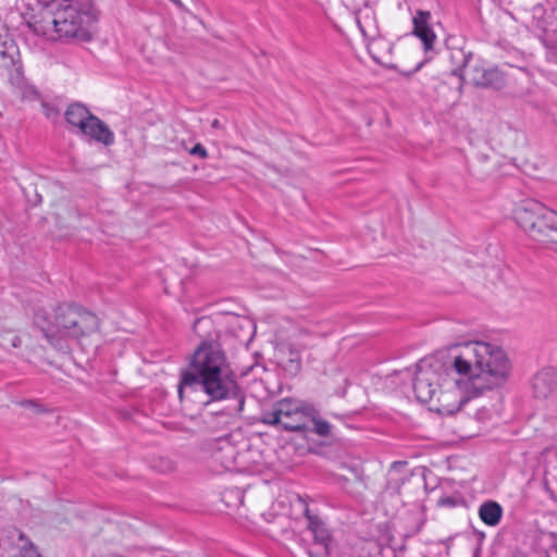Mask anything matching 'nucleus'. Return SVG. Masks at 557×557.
I'll use <instances>...</instances> for the list:
<instances>
[{
    "label": "nucleus",
    "instance_id": "obj_19",
    "mask_svg": "<svg viewBox=\"0 0 557 557\" xmlns=\"http://www.w3.org/2000/svg\"><path fill=\"white\" fill-rule=\"evenodd\" d=\"M309 423H312V426H309L308 431L321 437H327L331 435V424L326 420L320 418L319 411L315 408L314 414L309 416Z\"/></svg>",
    "mask_w": 557,
    "mask_h": 557
},
{
    "label": "nucleus",
    "instance_id": "obj_15",
    "mask_svg": "<svg viewBox=\"0 0 557 557\" xmlns=\"http://www.w3.org/2000/svg\"><path fill=\"white\" fill-rule=\"evenodd\" d=\"M449 49V61L453 65L451 75L457 76L460 79L459 91L462 90L465 83L463 70L472 58L471 51H466L461 47H450Z\"/></svg>",
    "mask_w": 557,
    "mask_h": 557
},
{
    "label": "nucleus",
    "instance_id": "obj_25",
    "mask_svg": "<svg viewBox=\"0 0 557 557\" xmlns=\"http://www.w3.org/2000/svg\"><path fill=\"white\" fill-rule=\"evenodd\" d=\"M441 504H442V505H445V506H450V507H453V506H455V505H456V500H455L454 498H451V497H445V498H442V499H441Z\"/></svg>",
    "mask_w": 557,
    "mask_h": 557
},
{
    "label": "nucleus",
    "instance_id": "obj_3",
    "mask_svg": "<svg viewBox=\"0 0 557 557\" xmlns=\"http://www.w3.org/2000/svg\"><path fill=\"white\" fill-rule=\"evenodd\" d=\"M194 332L199 336L200 343L189 357V368L181 371L177 393L181 400L187 388H194L199 377L226 368L230 364L226 354L219 343V331L213 321L201 317L194 322Z\"/></svg>",
    "mask_w": 557,
    "mask_h": 557
},
{
    "label": "nucleus",
    "instance_id": "obj_11",
    "mask_svg": "<svg viewBox=\"0 0 557 557\" xmlns=\"http://www.w3.org/2000/svg\"><path fill=\"white\" fill-rule=\"evenodd\" d=\"M357 25L367 40V49L373 61L383 64L385 57L392 51V46L380 36L374 17L367 14L362 18H357Z\"/></svg>",
    "mask_w": 557,
    "mask_h": 557
},
{
    "label": "nucleus",
    "instance_id": "obj_7",
    "mask_svg": "<svg viewBox=\"0 0 557 557\" xmlns=\"http://www.w3.org/2000/svg\"><path fill=\"white\" fill-rule=\"evenodd\" d=\"M96 326L94 314L76 307L60 306L54 314V330H47L45 336L51 345H58L62 338L79 339L89 335Z\"/></svg>",
    "mask_w": 557,
    "mask_h": 557
},
{
    "label": "nucleus",
    "instance_id": "obj_26",
    "mask_svg": "<svg viewBox=\"0 0 557 557\" xmlns=\"http://www.w3.org/2000/svg\"><path fill=\"white\" fill-rule=\"evenodd\" d=\"M114 139V134L107 126V146L111 145Z\"/></svg>",
    "mask_w": 557,
    "mask_h": 557
},
{
    "label": "nucleus",
    "instance_id": "obj_30",
    "mask_svg": "<svg viewBox=\"0 0 557 557\" xmlns=\"http://www.w3.org/2000/svg\"><path fill=\"white\" fill-rule=\"evenodd\" d=\"M213 457L215 458V460H219L220 459L219 453H214Z\"/></svg>",
    "mask_w": 557,
    "mask_h": 557
},
{
    "label": "nucleus",
    "instance_id": "obj_29",
    "mask_svg": "<svg viewBox=\"0 0 557 557\" xmlns=\"http://www.w3.org/2000/svg\"><path fill=\"white\" fill-rule=\"evenodd\" d=\"M165 469L164 470H172L173 469V463L170 461V460H165Z\"/></svg>",
    "mask_w": 557,
    "mask_h": 557
},
{
    "label": "nucleus",
    "instance_id": "obj_13",
    "mask_svg": "<svg viewBox=\"0 0 557 557\" xmlns=\"http://www.w3.org/2000/svg\"><path fill=\"white\" fill-rule=\"evenodd\" d=\"M431 13L429 11L419 10L412 18V34L418 37L425 52L432 51L436 40V35L430 25Z\"/></svg>",
    "mask_w": 557,
    "mask_h": 557
},
{
    "label": "nucleus",
    "instance_id": "obj_5",
    "mask_svg": "<svg viewBox=\"0 0 557 557\" xmlns=\"http://www.w3.org/2000/svg\"><path fill=\"white\" fill-rule=\"evenodd\" d=\"M515 214L530 238L542 244H557V211L531 199L524 201Z\"/></svg>",
    "mask_w": 557,
    "mask_h": 557
},
{
    "label": "nucleus",
    "instance_id": "obj_28",
    "mask_svg": "<svg viewBox=\"0 0 557 557\" xmlns=\"http://www.w3.org/2000/svg\"><path fill=\"white\" fill-rule=\"evenodd\" d=\"M221 122L218 120V119H214L212 122H211V127L212 128H215V129H219L221 128Z\"/></svg>",
    "mask_w": 557,
    "mask_h": 557
},
{
    "label": "nucleus",
    "instance_id": "obj_21",
    "mask_svg": "<svg viewBox=\"0 0 557 557\" xmlns=\"http://www.w3.org/2000/svg\"><path fill=\"white\" fill-rule=\"evenodd\" d=\"M286 372L296 375L301 369V361L297 351L290 350L289 358L283 363Z\"/></svg>",
    "mask_w": 557,
    "mask_h": 557
},
{
    "label": "nucleus",
    "instance_id": "obj_2",
    "mask_svg": "<svg viewBox=\"0 0 557 557\" xmlns=\"http://www.w3.org/2000/svg\"><path fill=\"white\" fill-rule=\"evenodd\" d=\"M90 13L82 11L70 0H53L33 12L27 26L34 34L50 41L67 39L89 40L91 38Z\"/></svg>",
    "mask_w": 557,
    "mask_h": 557
},
{
    "label": "nucleus",
    "instance_id": "obj_18",
    "mask_svg": "<svg viewBox=\"0 0 557 557\" xmlns=\"http://www.w3.org/2000/svg\"><path fill=\"white\" fill-rule=\"evenodd\" d=\"M479 516L486 525L495 527L503 517V508L497 502L487 500L480 506Z\"/></svg>",
    "mask_w": 557,
    "mask_h": 557
},
{
    "label": "nucleus",
    "instance_id": "obj_1",
    "mask_svg": "<svg viewBox=\"0 0 557 557\" xmlns=\"http://www.w3.org/2000/svg\"><path fill=\"white\" fill-rule=\"evenodd\" d=\"M510 360L496 344L466 341L438 351L431 361L417 364L413 392L428 404L438 394L440 412H458L472 397L502 386L509 376Z\"/></svg>",
    "mask_w": 557,
    "mask_h": 557
},
{
    "label": "nucleus",
    "instance_id": "obj_20",
    "mask_svg": "<svg viewBox=\"0 0 557 557\" xmlns=\"http://www.w3.org/2000/svg\"><path fill=\"white\" fill-rule=\"evenodd\" d=\"M18 540L22 544L18 554L14 557H41L37 547L23 533H20Z\"/></svg>",
    "mask_w": 557,
    "mask_h": 557
},
{
    "label": "nucleus",
    "instance_id": "obj_14",
    "mask_svg": "<svg viewBox=\"0 0 557 557\" xmlns=\"http://www.w3.org/2000/svg\"><path fill=\"white\" fill-rule=\"evenodd\" d=\"M533 393L537 398H547L557 388V370L552 367L543 368L533 377Z\"/></svg>",
    "mask_w": 557,
    "mask_h": 557
},
{
    "label": "nucleus",
    "instance_id": "obj_24",
    "mask_svg": "<svg viewBox=\"0 0 557 557\" xmlns=\"http://www.w3.org/2000/svg\"><path fill=\"white\" fill-rule=\"evenodd\" d=\"M226 453L230 457V460L223 462V467L225 469H228L232 465H233V457H234V453H235V449L232 445L227 444L226 445Z\"/></svg>",
    "mask_w": 557,
    "mask_h": 557
},
{
    "label": "nucleus",
    "instance_id": "obj_12",
    "mask_svg": "<svg viewBox=\"0 0 557 557\" xmlns=\"http://www.w3.org/2000/svg\"><path fill=\"white\" fill-rule=\"evenodd\" d=\"M471 73V82L476 87L499 90L506 86V75L498 66L474 65Z\"/></svg>",
    "mask_w": 557,
    "mask_h": 557
},
{
    "label": "nucleus",
    "instance_id": "obj_31",
    "mask_svg": "<svg viewBox=\"0 0 557 557\" xmlns=\"http://www.w3.org/2000/svg\"><path fill=\"white\" fill-rule=\"evenodd\" d=\"M473 557H479V554H478V553H475Z\"/></svg>",
    "mask_w": 557,
    "mask_h": 557
},
{
    "label": "nucleus",
    "instance_id": "obj_22",
    "mask_svg": "<svg viewBox=\"0 0 557 557\" xmlns=\"http://www.w3.org/2000/svg\"><path fill=\"white\" fill-rule=\"evenodd\" d=\"M530 11L532 13L533 18L537 20V24L536 25L540 26V22L543 18V16L545 15V8H544V5L541 4V3H536V4L532 5Z\"/></svg>",
    "mask_w": 557,
    "mask_h": 557
},
{
    "label": "nucleus",
    "instance_id": "obj_16",
    "mask_svg": "<svg viewBox=\"0 0 557 557\" xmlns=\"http://www.w3.org/2000/svg\"><path fill=\"white\" fill-rule=\"evenodd\" d=\"M17 47L8 29L0 27V63L3 66L14 64L17 57Z\"/></svg>",
    "mask_w": 557,
    "mask_h": 557
},
{
    "label": "nucleus",
    "instance_id": "obj_4",
    "mask_svg": "<svg viewBox=\"0 0 557 557\" xmlns=\"http://www.w3.org/2000/svg\"><path fill=\"white\" fill-rule=\"evenodd\" d=\"M515 214L530 238L542 244H557V211L531 199L524 201Z\"/></svg>",
    "mask_w": 557,
    "mask_h": 557
},
{
    "label": "nucleus",
    "instance_id": "obj_23",
    "mask_svg": "<svg viewBox=\"0 0 557 557\" xmlns=\"http://www.w3.org/2000/svg\"><path fill=\"white\" fill-rule=\"evenodd\" d=\"M189 153L191 156H198L201 159H206L208 157L207 149L201 144H196L190 150Z\"/></svg>",
    "mask_w": 557,
    "mask_h": 557
},
{
    "label": "nucleus",
    "instance_id": "obj_9",
    "mask_svg": "<svg viewBox=\"0 0 557 557\" xmlns=\"http://www.w3.org/2000/svg\"><path fill=\"white\" fill-rule=\"evenodd\" d=\"M65 120L83 135L97 141H104V125L82 103H71L65 110Z\"/></svg>",
    "mask_w": 557,
    "mask_h": 557
},
{
    "label": "nucleus",
    "instance_id": "obj_27",
    "mask_svg": "<svg viewBox=\"0 0 557 557\" xmlns=\"http://www.w3.org/2000/svg\"><path fill=\"white\" fill-rule=\"evenodd\" d=\"M173 4H175L180 10L185 11L186 8L181 0H170Z\"/></svg>",
    "mask_w": 557,
    "mask_h": 557
},
{
    "label": "nucleus",
    "instance_id": "obj_8",
    "mask_svg": "<svg viewBox=\"0 0 557 557\" xmlns=\"http://www.w3.org/2000/svg\"><path fill=\"white\" fill-rule=\"evenodd\" d=\"M314 414V407L300 400L284 398L272 410L263 413L262 421L270 425H281L289 432L309 430V416Z\"/></svg>",
    "mask_w": 557,
    "mask_h": 557
},
{
    "label": "nucleus",
    "instance_id": "obj_10",
    "mask_svg": "<svg viewBox=\"0 0 557 557\" xmlns=\"http://www.w3.org/2000/svg\"><path fill=\"white\" fill-rule=\"evenodd\" d=\"M298 502L307 519V528L313 535V547L308 549L309 557H329L332 542L329 529L318 515L312 513L308 503L302 497L298 496Z\"/></svg>",
    "mask_w": 557,
    "mask_h": 557
},
{
    "label": "nucleus",
    "instance_id": "obj_6",
    "mask_svg": "<svg viewBox=\"0 0 557 557\" xmlns=\"http://www.w3.org/2000/svg\"><path fill=\"white\" fill-rule=\"evenodd\" d=\"M197 385L189 389L203 392L209 398L207 405L221 400H234L233 411L242 412L244 410L245 393L239 386L231 366L219 371H212L199 377Z\"/></svg>",
    "mask_w": 557,
    "mask_h": 557
},
{
    "label": "nucleus",
    "instance_id": "obj_17",
    "mask_svg": "<svg viewBox=\"0 0 557 557\" xmlns=\"http://www.w3.org/2000/svg\"><path fill=\"white\" fill-rule=\"evenodd\" d=\"M238 413L233 411V406H228L224 410L208 413L205 417V423L210 431L218 432L225 429L231 423L232 418Z\"/></svg>",
    "mask_w": 557,
    "mask_h": 557
}]
</instances>
